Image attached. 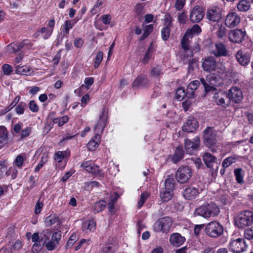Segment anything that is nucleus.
Returning a JSON list of instances; mask_svg holds the SVG:
<instances>
[{"instance_id": "59", "label": "nucleus", "mask_w": 253, "mask_h": 253, "mask_svg": "<svg viewBox=\"0 0 253 253\" xmlns=\"http://www.w3.org/2000/svg\"><path fill=\"white\" fill-rule=\"evenodd\" d=\"M58 244L57 242H55L53 241H49L45 243V247L48 251H52L55 249Z\"/></svg>"}, {"instance_id": "18", "label": "nucleus", "mask_w": 253, "mask_h": 253, "mask_svg": "<svg viewBox=\"0 0 253 253\" xmlns=\"http://www.w3.org/2000/svg\"><path fill=\"white\" fill-rule=\"evenodd\" d=\"M203 60L202 66L205 71L211 72L216 70L217 63L213 57H207Z\"/></svg>"}, {"instance_id": "26", "label": "nucleus", "mask_w": 253, "mask_h": 253, "mask_svg": "<svg viewBox=\"0 0 253 253\" xmlns=\"http://www.w3.org/2000/svg\"><path fill=\"white\" fill-rule=\"evenodd\" d=\"M182 60L184 64H188L189 70H193L195 66L197 65L198 60L193 57V53L183 55Z\"/></svg>"}, {"instance_id": "16", "label": "nucleus", "mask_w": 253, "mask_h": 253, "mask_svg": "<svg viewBox=\"0 0 253 253\" xmlns=\"http://www.w3.org/2000/svg\"><path fill=\"white\" fill-rule=\"evenodd\" d=\"M201 191L202 189L199 190L198 187L193 186H188L184 190L182 195L185 199L192 200L198 196Z\"/></svg>"}, {"instance_id": "4", "label": "nucleus", "mask_w": 253, "mask_h": 253, "mask_svg": "<svg viewBox=\"0 0 253 253\" xmlns=\"http://www.w3.org/2000/svg\"><path fill=\"white\" fill-rule=\"evenodd\" d=\"M203 138L205 144L212 152L216 151L213 147L216 146L217 143L216 131L211 127H207L203 132Z\"/></svg>"}, {"instance_id": "11", "label": "nucleus", "mask_w": 253, "mask_h": 253, "mask_svg": "<svg viewBox=\"0 0 253 253\" xmlns=\"http://www.w3.org/2000/svg\"><path fill=\"white\" fill-rule=\"evenodd\" d=\"M226 97L235 103H239L243 98L242 90L236 86L230 88L226 93Z\"/></svg>"}, {"instance_id": "42", "label": "nucleus", "mask_w": 253, "mask_h": 253, "mask_svg": "<svg viewBox=\"0 0 253 253\" xmlns=\"http://www.w3.org/2000/svg\"><path fill=\"white\" fill-rule=\"evenodd\" d=\"M153 28L154 27L152 24H150L145 26L143 28V34L140 38V40L143 41L147 38L148 36L152 32Z\"/></svg>"}, {"instance_id": "31", "label": "nucleus", "mask_w": 253, "mask_h": 253, "mask_svg": "<svg viewBox=\"0 0 253 253\" xmlns=\"http://www.w3.org/2000/svg\"><path fill=\"white\" fill-rule=\"evenodd\" d=\"M207 80L209 83L210 86H211L213 88L211 89V91H214L216 90L215 86H218L220 83L218 82L219 78L215 74H211L207 76Z\"/></svg>"}, {"instance_id": "55", "label": "nucleus", "mask_w": 253, "mask_h": 253, "mask_svg": "<svg viewBox=\"0 0 253 253\" xmlns=\"http://www.w3.org/2000/svg\"><path fill=\"white\" fill-rule=\"evenodd\" d=\"M7 166L5 165V161H1L0 162V179L4 175V173L7 174Z\"/></svg>"}, {"instance_id": "24", "label": "nucleus", "mask_w": 253, "mask_h": 253, "mask_svg": "<svg viewBox=\"0 0 253 253\" xmlns=\"http://www.w3.org/2000/svg\"><path fill=\"white\" fill-rule=\"evenodd\" d=\"M212 53L216 57L227 56L228 54L226 46L222 43H216Z\"/></svg>"}, {"instance_id": "23", "label": "nucleus", "mask_w": 253, "mask_h": 253, "mask_svg": "<svg viewBox=\"0 0 253 253\" xmlns=\"http://www.w3.org/2000/svg\"><path fill=\"white\" fill-rule=\"evenodd\" d=\"M150 84L149 80L145 75H140L138 76L133 82L134 87H147Z\"/></svg>"}, {"instance_id": "46", "label": "nucleus", "mask_w": 253, "mask_h": 253, "mask_svg": "<svg viewBox=\"0 0 253 253\" xmlns=\"http://www.w3.org/2000/svg\"><path fill=\"white\" fill-rule=\"evenodd\" d=\"M69 120V118L67 116H64L60 118H56L53 120L54 124H58L59 126H61L67 123Z\"/></svg>"}, {"instance_id": "20", "label": "nucleus", "mask_w": 253, "mask_h": 253, "mask_svg": "<svg viewBox=\"0 0 253 253\" xmlns=\"http://www.w3.org/2000/svg\"><path fill=\"white\" fill-rule=\"evenodd\" d=\"M194 142L191 141L188 138L184 140L185 149L187 153L191 154L194 151L198 149L199 147L200 141L199 137L195 138Z\"/></svg>"}, {"instance_id": "14", "label": "nucleus", "mask_w": 253, "mask_h": 253, "mask_svg": "<svg viewBox=\"0 0 253 253\" xmlns=\"http://www.w3.org/2000/svg\"><path fill=\"white\" fill-rule=\"evenodd\" d=\"M205 12L202 7L195 6L192 9L189 18L190 21L193 23H199L204 18Z\"/></svg>"}, {"instance_id": "51", "label": "nucleus", "mask_w": 253, "mask_h": 253, "mask_svg": "<svg viewBox=\"0 0 253 253\" xmlns=\"http://www.w3.org/2000/svg\"><path fill=\"white\" fill-rule=\"evenodd\" d=\"M200 83L204 86V88H205V91L206 92H209L211 91V89L213 88L212 87H211V86H210L209 83H208V81L207 80V77H206V79H205L203 78H200Z\"/></svg>"}, {"instance_id": "19", "label": "nucleus", "mask_w": 253, "mask_h": 253, "mask_svg": "<svg viewBox=\"0 0 253 253\" xmlns=\"http://www.w3.org/2000/svg\"><path fill=\"white\" fill-rule=\"evenodd\" d=\"M107 119V111L105 108H103L102 114L99 117L97 124L94 127V131L96 133H102L106 126Z\"/></svg>"}, {"instance_id": "15", "label": "nucleus", "mask_w": 253, "mask_h": 253, "mask_svg": "<svg viewBox=\"0 0 253 253\" xmlns=\"http://www.w3.org/2000/svg\"><path fill=\"white\" fill-rule=\"evenodd\" d=\"M235 57L238 63L241 66H246L250 62V53L242 49L239 50L237 52Z\"/></svg>"}, {"instance_id": "6", "label": "nucleus", "mask_w": 253, "mask_h": 253, "mask_svg": "<svg viewBox=\"0 0 253 253\" xmlns=\"http://www.w3.org/2000/svg\"><path fill=\"white\" fill-rule=\"evenodd\" d=\"M206 234L211 238H217L223 233V227L218 222L213 221L209 222L205 229Z\"/></svg>"}, {"instance_id": "12", "label": "nucleus", "mask_w": 253, "mask_h": 253, "mask_svg": "<svg viewBox=\"0 0 253 253\" xmlns=\"http://www.w3.org/2000/svg\"><path fill=\"white\" fill-rule=\"evenodd\" d=\"M241 21L240 15L236 12H229L226 16L224 24L229 28H233L239 25Z\"/></svg>"}, {"instance_id": "13", "label": "nucleus", "mask_w": 253, "mask_h": 253, "mask_svg": "<svg viewBox=\"0 0 253 253\" xmlns=\"http://www.w3.org/2000/svg\"><path fill=\"white\" fill-rule=\"evenodd\" d=\"M247 247L245 241L243 238H238L232 241L229 245L230 250L234 253H241Z\"/></svg>"}, {"instance_id": "37", "label": "nucleus", "mask_w": 253, "mask_h": 253, "mask_svg": "<svg viewBox=\"0 0 253 253\" xmlns=\"http://www.w3.org/2000/svg\"><path fill=\"white\" fill-rule=\"evenodd\" d=\"M201 32V28L199 25L195 24L191 29H188L185 33L186 36L192 38L193 36Z\"/></svg>"}, {"instance_id": "58", "label": "nucleus", "mask_w": 253, "mask_h": 253, "mask_svg": "<svg viewBox=\"0 0 253 253\" xmlns=\"http://www.w3.org/2000/svg\"><path fill=\"white\" fill-rule=\"evenodd\" d=\"M143 8L144 6L141 3L136 4L134 7V12L136 15L142 16L143 14Z\"/></svg>"}, {"instance_id": "45", "label": "nucleus", "mask_w": 253, "mask_h": 253, "mask_svg": "<svg viewBox=\"0 0 253 253\" xmlns=\"http://www.w3.org/2000/svg\"><path fill=\"white\" fill-rule=\"evenodd\" d=\"M79 235L76 233H73L69 238L66 244L67 248H71L73 245L78 240Z\"/></svg>"}, {"instance_id": "63", "label": "nucleus", "mask_w": 253, "mask_h": 253, "mask_svg": "<svg viewBox=\"0 0 253 253\" xmlns=\"http://www.w3.org/2000/svg\"><path fill=\"white\" fill-rule=\"evenodd\" d=\"M61 238V231H57L54 232L51 237V240L55 242H57L59 244V242Z\"/></svg>"}, {"instance_id": "62", "label": "nucleus", "mask_w": 253, "mask_h": 253, "mask_svg": "<svg viewBox=\"0 0 253 253\" xmlns=\"http://www.w3.org/2000/svg\"><path fill=\"white\" fill-rule=\"evenodd\" d=\"M3 74L5 75H9L12 71V67L11 66L8 64H4L2 66Z\"/></svg>"}, {"instance_id": "43", "label": "nucleus", "mask_w": 253, "mask_h": 253, "mask_svg": "<svg viewBox=\"0 0 253 253\" xmlns=\"http://www.w3.org/2000/svg\"><path fill=\"white\" fill-rule=\"evenodd\" d=\"M200 85V81L195 80L191 82L188 85V89L191 90V94L190 97H194V90H195Z\"/></svg>"}, {"instance_id": "47", "label": "nucleus", "mask_w": 253, "mask_h": 253, "mask_svg": "<svg viewBox=\"0 0 253 253\" xmlns=\"http://www.w3.org/2000/svg\"><path fill=\"white\" fill-rule=\"evenodd\" d=\"M218 30L216 32V35L218 38H223L226 35V28L222 24H218Z\"/></svg>"}, {"instance_id": "8", "label": "nucleus", "mask_w": 253, "mask_h": 253, "mask_svg": "<svg viewBox=\"0 0 253 253\" xmlns=\"http://www.w3.org/2000/svg\"><path fill=\"white\" fill-rule=\"evenodd\" d=\"M33 44L28 39L23 40L20 42H12L7 46L9 53H15L22 50L30 49Z\"/></svg>"}, {"instance_id": "27", "label": "nucleus", "mask_w": 253, "mask_h": 253, "mask_svg": "<svg viewBox=\"0 0 253 253\" xmlns=\"http://www.w3.org/2000/svg\"><path fill=\"white\" fill-rule=\"evenodd\" d=\"M226 97V93L225 92H217L215 93L213 96L214 101L218 105L226 108L229 105L228 102L226 103L224 97Z\"/></svg>"}, {"instance_id": "54", "label": "nucleus", "mask_w": 253, "mask_h": 253, "mask_svg": "<svg viewBox=\"0 0 253 253\" xmlns=\"http://www.w3.org/2000/svg\"><path fill=\"white\" fill-rule=\"evenodd\" d=\"M26 106L27 105L25 103L23 102H20L15 108V111L16 113L19 115L23 114Z\"/></svg>"}, {"instance_id": "39", "label": "nucleus", "mask_w": 253, "mask_h": 253, "mask_svg": "<svg viewBox=\"0 0 253 253\" xmlns=\"http://www.w3.org/2000/svg\"><path fill=\"white\" fill-rule=\"evenodd\" d=\"M236 180L239 183H242L244 182L243 176L244 171L241 168L236 169L234 170Z\"/></svg>"}, {"instance_id": "34", "label": "nucleus", "mask_w": 253, "mask_h": 253, "mask_svg": "<svg viewBox=\"0 0 253 253\" xmlns=\"http://www.w3.org/2000/svg\"><path fill=\"white\" fill-rule=\"evenodd\" d=\"M239 157L236 155H232L225 159L222 163V166L226 168L236 163L239 159Z\"/></svg>"}, {"instance_id": "40", "label": "nucleus", "mask_w": 253, "mask_h": 253, "mask_svg": "<svg viewBox=\"0 0 253 253\" xmlns=\"http://www.w3.org/2000/svg\"><path fill=\"white\" fill-rule=\"evenodd\" d=\"M163 74V68L161 66L157 65L152 68L150 76L154 77H158Z\"/></svg>"}, {"instance_id": "7", "label": "nucleus", "mask_w": 253, "mask_h": 253, "mask_svg": "<svg viewBox=\"0 0 253 253\" xmlns=\"http://www.w3.org/2000/svg\"><path fill=\"white\" fill-rule=\"evenodd\" d=\"M172 224L171 218L169 216H166L158 219L153 226L155 232H162L168 233L169 232Z\"/></svg>"}, {"instance_id": "52", "label": "nucleus", "mask_w": 253, "mask_h": 253, "mask_svg": "<svg viewBox=\"0 0 253 253\" xmlns=\"http://www.w3.org/2000/svg\"><path fill=\"white\" fill-rule=\"evenodd\" d=\"M200 83L204 86V88H205V91L206 92H209L211 91V89L213 88L212 87H211V86H210L209 83H208V81L207 80V77H206V79H205L203 78H200Z\"/></svg>"}, {"instance_id": "61", "label": "nucleus", "mask_w": 253, "mask_h": 253, "mask_svg": "<svg viewBox=\"0 0 253 253\" xmlns=\"http://www.w3.org/2000/svg\"><path fill=\"white\" fill-rule=\"evenodd\" d=\"M29 107L30 110L34 113H36L39 110V107L34 100H31L30 101L29 103Z\"/></svg>"}, {"instance_id": "29", "label": "nucleus", "mask_w": 253, "mask_h": 253, "mask_svg": "<svg viewBox=\"0 0 253 253\" xmlns=\"http://www.w3.org/2000/svg\"><path fill=\"white\" fill-rule=\"evenodd\" d=\"M101 136L99 134L96 133L87 144V148L89 151H94L98 147L100 142Z\"/></svg>"}, {"instance_id": "38", "label": "nucleus", "mask_w": 253, "mask_h": 253, "mask_svg": "<svg viewBox=\"0 0 253 253\" xmlns=\"http://www.w3.org/2000/svg\"><path fill=\"white\" fill-rule=\"evenodd\" d=\"M51 234L50 229H45L42 231L40 234V242H42L43 244H45L47 241L49 239Z\"/></svg>"}, {"instance_id": "33", "label": "nucleus", "mask_w": 253, "mask_h": 253, "mask_svg": "<svg viewBox=\"0 0 253 253\" xmlns=\"http://www.w3.org/2000/svg\"><path fill=\"white\" fill-rule=\"evenodd\" d=\"M237 8L241 12H246L251 8L250 1L247 0H241L237 3Z\"/></svg>"}, {"instance_id": "9", "label": "nucleus", "mask_w": 253, "mask_h": 253, "mask_svg": "<svg viewBox=\"0 0 253 253\" xmlns=\"http://www.w3.org/2000/svg\"><path fill=\"white\" fill-rule=\"evenodd\" d=\"M206 18L210 22H218L222 18L221 9L217 5H212L208 8Z\"/></svg>"}, {"instance_id": "17", "label": "nucleus", "mask_w": 253, "mask_h": 253, "mask_svg": "<svg viewBox=\"0 0 253 253\" xmlns=\"http://www.w3.org/2000/svg\"><path fill=\"white\" fill-rule=\"evenodd\" d=\"M81 167L84 168L87 171L93 173L95 175L103 176V171L100 169L97 165L90 161H85L81 164Z\"/></svg>"}, {"instance_id": "30", "label": "nucleus", "mask_w": 253, "mask_h": 253, "mask_svg": "<svg viewBox=\"0 0 253 253\" xmlns=\"http://www.w3.org/2000/svg\"><path fill=\"white\" fill-rule=\"evenodd\" d=\"M165 19L168 24L161 30L162 38L165 41H167L169 37L170 29L169 25L170 24L171 17L169 15H166Z\"/></svg>"}, {"instance_id": "41", "label": "nucleus", "mask_w": 253, "mask_h": 253, "mask_svg": "<svg viewBox=\"0 0 253 253\" xmlns=\"http://www.w3.org/2000/svg\"><path fill=\"white\" fill-rule=\"evenodd\" d=\"M52 30L49 29L46 27H42L40 30L37 32V35H39V33L42 34V37L44 39H47L52 34Z\"/></svg>"}, {"instance_id": "44", "label": "nucleus", "mask_w": 253, "mask_h": 253, "mask_svg": "<svg viewBox=\"0 0 253 253\" xmlns=\"http://www.w3.org/2000/svg\"><path fill=\"white\" fill-rule=\"evenodd\" d=\"M84 226L90 231H93L96 229V222L93 219H89L84 223Z\"/></svg>"}, {"instance_id": "10", "label": "nucleus", "mask_w": 253, "mask_h": 253, "mask_svg": "<svg viewBox=\"0 0 253 253\" xmlns=\"http://www.w3.org/2000/svg\"><path fill=\"white\" fill-rule=\"evenodd\" d=\"M247 37L246 31L242 29H236L231 30L228 34L229 40L234 43H241Z\"/></svg>"}, {"instance_id": "2", "label": "nucleus", "mask_w": 253, "mask_h": 253, "mask_svg": "<svg viewBox=\"0 0 253 253\" xmlns=\"http://www.w3.org/2000/svg\"><path fill=\"white\" fill-rule=\"evenodd\" d=\"M236 226L239 228H244L253 223V212L250 211H240L235 219Z\"/></svg>"}, {"instance_id": "56", "label": "nucleus", "mask_w": 253, "mask_h": 253, "mask_svg": "<svg viewBox=\"0 0 253 253\" xmlns=\"http://www.w3.org/2000/svg\"><path fill=\"white\" fill-rule=\"evenodd\" d=\"M148 196V194L145 192L143 193L141 195L140 198L138 200L137 203L138 208H140L143 206V205L144 204V202H145Z\"/></svg>"}, {"instance_id": "32", "label": "nucleus", "mask_w": 253, "mask_h": 253, "mask_svg": "<svg viewBox=\"0 0 253 253\" xmlns=\"http://www.w3.org/2000/svg\"><path fill=\"white\" fill-rule=\"evenodd\" d=\"M183 156L184 151L182 147L179 146L176 148L175 152L172 156L171 160L174 163L176 164L182 159Z\"/></svg>"}, {"instance_id": "35", "label": "nucleus", "mask_w": 253, "mask_h": 253, "mask_svg": "<svg viewBox=\"0 0 253 253\" xmlns=\"http://www.w3.org/2000/svg\"><path fill=\"white\" fill-rule=\"evenodd\" d=\"M106 202L104 200H100L96 202L92 206V210L95 213L102 211L106 207Z\"/></svg>"}, {"instance_id": "57", "label": "nucleus", "mask_w": 253, "mask_h": 253, "mask_svg": "<svg viewBox=\"0 0 253 253\" xmlns=\"http://www.w3.org/2000/svg\"><path fill=\"white\" fill-rule=\"evenodd\" d=\"M186 0H176L174 3V7L175 9L178 10H181L185 4Z\"/></svg>"}, {"instance_id": "5", "label": "nucleus", "mask_w": 253, "mask_h": 253, "mask_svg": "<svg viewBox=\"0 0 253 253\" xmlns=\"http://www.w3.org/2000/svg\"><path fill=\"white\" fill-rule=\"evenodd\" d=\"M193 170L188 166H181L177 169L175 177L176 181L179 183H186L191 178Z\"/></svg>"}, {"instance_id": "53", "label": "nucleus", "mask_w": 253, "mask_h": 253, "mask_svg": "<svg viewBox=\"0 0 253 253\" xmlns=\"http://www.w3.org/2000/svg\"><path fill=\"white\" fill-rule=\"evenodd\" d=\"M103 53L102 51H99L96 55L95 61L94 63V67L95 68L98 67L100 63L103 59Z\"/></svg>"}, {"instance_id": "25", "label": "nucleus", "mask_w": 253, "mask_h": 253, "mask_svg": "<svg viewBox=\"0 0 253 253\" xmlns=\"http://www.w3.org/2000/svg\"><path fill=\"white\" fill-rule=\"evenodd\" d=\"M185 241V238L178 233H172L169 237V242L174 247L180 246Z\"/></svg>"}, {"instance_id": "21", "label": "nucleus", "mask_w": 253, "mask_h": 253, "mask_svg": "<svg viewBox=\"0 0 253 253\" xmlns=\"http://www.w3.org/2000/svg\"><path fill=\"white\" fill-rule=\"evenodd\" d=\"M202 159L205 166L211 171H212L213 170V165L217 163V158L209 152H205L202 156Z\"/></svg>"}, {"instance_id": "64", "label": "nucleus", "mask_w": 253, "mask_h": 253, "mask_svg": "<svg viewBox=\"0 0 253 253\" xmlns=\"http://www.w3.org/2000/svg\"><path fill=\"white\" fill-rule=\"evenodd\" d=\"M244 236L245 238L248 240L253 239V230L252 228H249L245 231Z\"/></svg>"}, {"instance_id": "1", "label": "nucleus", "mask_w": 253, "mask_h": 253, "mask_svg": "<svg viewBox=\"0 0 253 253\" xmlns=\"http://www.w3.org/2000/svg\"><path fill=\"white\" fill-rule=\"evenodd\" d=\"M220 209L214 203H210L207 205H204L197 208L195 214L207 218L210 217H215L219 214Z\"/></svg>"}, {"instance_id": "60", "label": "nucleus", "mask_w": 253, "mask_h": 253, "mask_svg": "<svg viewBox=\"0 0 253 253\" xmlns=\"http://www.w3.org/2000/svg\"><path fill=\"white\" fill-rule=\"evenodd\" d=\"M31 132V128L30 127H26L23 129L20 134V139L22 140L28 137Z\"/></svg>"}, {"instance_id": "36", "label": "nucleus", "mask_w": 253, "mask_h": 253, "mask_svg": "<svg viewBox=\"0 0 253 253\" xmlns=\"http://www.w3.org/2000/svg\"><path fill=\"white\" fill-rule=\"evenodd\" d=\"M74 23L71 20H66L62 25V33L64 36L67 35L69 30L73 28Z\"/></svg>"}, {"instance_id": "28", "label": "nucleus", "mask_w": 253, "mask_h": 253, "mask_svg": "<svg viewBox=\"0 0 253 253\" xmlns=\"http://www.w3.org/2000/svg\"><path fill=\"white\" fill-rule=\"evenodd\" d=\"M188 37V36H186L185 34H184L180 42L181 48L183 50L182 56H183V55H186V54L193 53L192 49L189 47L190 41Z\"/></svg>"}, {"instance_id": "50", "label": "nucleus", "mask_w": 253, "mask_h": 253, "mask_svg": "<svg viewBox=\"0 0 253 253\" xmlns=\"http://www.w3.org/2000/svg\"><path fill=\"white\" fill-rule=\"evenodd\" d=\"M186 92L183 87H179L176 92V98L179 100H182L186 96Z\"/></svg>"}, {"instance_id": "3", "label": "nucleus", "mask_w": 253, "mask_h": 253, "mask_svg": "<svg viewBox=\"0 0 253 253\" xmlns=\"http://www.w3.org/2000/svg\"><path fill=\"white\" fill-rule=\"evenodd\" d=\"M174 188L173 178L170 177L167 178L165 181V187L161 189L160 194L163 202H168L172 198Z\"/></svg>"}, {"instance_id": "49", "label": "nucleus", "mask_w": 253, "mask_h": 253, "mask_svg": "<svg viewBox=\"0 0 253 253\" xmlns=\"http://www.w3.org/2000/svg\"><path fill=\"white\" fill-rule=\"evenodd\" d=\"M153 50L151 48V45L149 46L147 52H146L143 59L142 60V62L144 64H146L148 62L149 60L151 59L152 56Z\"/></svg>"}, {"instance_id": "48", "label": "nucleus", "mask_w": 253, "mask_h": 253, "mask_svg": "<svg viewBox=\"0 0 253 253\" xmlns=\"http://www.w3.org/2000/svg\"><path fill=\"white\" fill-rule=\"evenodd\" d=\"M30 69L27 66H18L16 68V73L20 75H27L30 72Z\"/></svg>"}, {"instance_id": "22", "label": "nucleus", "mask_w": 253, "mask_h": 253, "mask_svg": "<svg viewBox=\"0 0 253 253\" xmlns=\"http://www.w3.org/2000/svg\"><path fill=\"white\" fill-rule=\"evenodd\" d=\"M198 127V123L194 118L189 117L182 126V130L187 132H193Z\"/></svg>"}]
</instances>
